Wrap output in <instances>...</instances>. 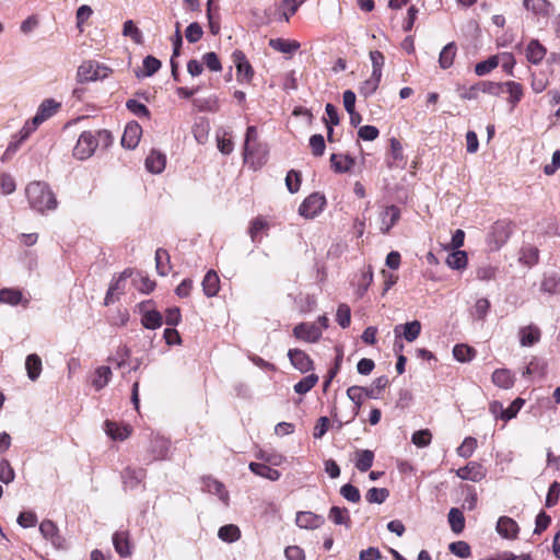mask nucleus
<instances>
[{
  "label": "nucleus",
  "mask_w": 560,
  "mask_h": 560,
  "mask_svg": "<svg viewBox=\"0 0 560 560\" xmlns=\"http://www.w3.org/2000/svg\"><path fill=\"white\" fill-rule=\"evenodd\" d=\"M400 219V209L394 205L388 206L381 214V231L387 234Z\"/></svg>",
  "instance_id": "obj_22"
},
{
  "label": "nucleus",
  "mask_w": 560,
  "mask_h": 560,
  "mask_svg": "<svg viewBox=\"0 0 560 560\" xmlns=\"http://www.w3.org/2000/svg\"><path fill=\"white\" fill-rule=\"evenodd\" d=\"M122 34L130 37L137 44H141L143 40L141 31L131 20H128L124 23Z\"/></svg>",
  "instance_id": "obj_56"
},
{
  "label": "nucleus",
  "mask_w": 560,
  "mask_h": 560,
  "mask_svg": "<svg viewBox=\"0 0 560 560\" xmlns=\"http://www.w3.org/2000/svg\"><path fill=\"white\" fill-rule=\"evenodd\" d=\"M432 434L425 430L416 431L411 436V442L418 447H425L431 443Z\"/></svg>",
  "instance_id": "obj_62"
},
{
  "label": "nucleus",
  "mask_w": 560,
  "mask_h": 560,
  "mask_svg": "<svg viewBox=\"0 0 560 560\" xmlns=\"http://www.w3.org/2000/svg\"><path fill=\"white\" fill-rule=\"evenodd\" d=\"M325 206V196L319 192H313L300 205L299 214L305 219H314L324 210Z\"/></svg>",
  "instance_id": "obj_3"
},
{
  "label": "nucleus",
  "mask_w": 560,
  "mask_h": 560,
  "mask_svg": "<svg viewBox=\"0 0 560 560\" xmlns=\"http://www.w3.org/2000/svg\"><path fill=\"white\" fill-rule=\"evenodd\" d=\"M486 475V468L477 462H469L466 466L456 470V476L458 478L463 480H470L472 482L481 481Z\"/></svg>",
  "instance_id": "obj_12"
},
{
  "label": "nucleus",
  "mask_w": 560,
  "mask_h": 560,
  "mask_svg": "<svg viewBox=\"0 0 560 560\" xmlns=\"http://www.w3.org/2000/svg\"><path fill=\"white\" fill-rule=\"evenodd\" d=\"M453 355L458 362L466 363L470 362L475 358L476 350L467 345L458 343L453 348Z\"/></svg>",
  "instance_id": "obj_43"
},
{
  "label": "nucleus",
  "mask_w": 560,
  "mask_h": 560,
  "mask_svg": "<svg viewBox=\"0 0 560 560\" xmlns=\"http://www.w3.org/2000/svg\"><path fill=\"white\" fill-rule=\"evenodd\" d=\"M492 382L500 388L509 389L514 385V376L508 369H497L492 373Z\"/></svg>",
  "instance_id": "obj_32"
},
{
  "label": "nucleus",
  "mask_w": 560,
  "mask_h": 560,
  "mask_svg": "<svg viewBox=\"0 0 560 560\" xmlns=\"http://www.w3.org/2000/svg\"><path fill=\"white\" fill-rule=\"evenodd\" d=\"M468 259L467 254L464 250L455 249L446 258V265L454 270L465 269Z\"/></svg>",
  "instance_id": "obj_41"
},
{
  "label": "nucleus",
  "mask_w": 560,
  "mask_h": 560,
  "mask_svg": "<svg viewBox=\"0 0 560 560\" xmlns=\"http://www.w3.org/2000/svg\"><path fill=\"white\" fill-rule=\"evenodd\" d=\"M547 49L538 39H530L526 47V58L533 65H539L546 57Z\"/></svg>",
  "instance_id": "obj_23"
},
{
  "label": "nucleus",
  "mask_w": 560,
  "mask_h": 560,
  "mask_svg": "<svg viewBox=\"0 0 560 560\" xmlns=\"http://www.w3.org/2000/svg\"><path fill=\"white\" fill-rule=\"evenodd\" d=\"M25 194L30 207L39 213L55 210L58 206L55 194L48 184L44 182L30 183L26 186Z\"/></svg>",
  "instance_id": "obj_2"
},
{
  "label": "nucleus",
  "mask_w": 560,
  "mask_h": 560,
  "mask_svg": "<svg viewBox=\"0 0 560 560\" xmlns=\"http://www.w3.org/2000/svg\"><path fill=\"white\" fill-rule=\"evenodd\" d=\"M317 382L318 376L316 374H310L294 385V392L296 394L304 395L310 392Z\"/></svg>",
  "instance_id": "obj_50"
},
{
  "label": "nucleus",
  "mask_w": 560,
  "mask_h": 560,
  "mask_svg": "<svg viewBox=\"0 0 560 560\" xmlns=\"http://www.w3.org/2000/svg\"><path fill=\"white\" fill-rule=\"evenodd\" d=\"M479 92L490 94L493 96H499L504 93V85L500 82L492 81H481L478 82Z\"/></svg>",
  "instance_id": "obj_52"
},
{
  "label": "nucleus",
  "mask_w": 560,
  "mask_h": 560,
  "mask_svg": "<svg viewBox=\"0 0 560 560\" xmlns=\"http://www.w3.org/2000/svg\"><path fill=\"white\" fill-rule=\"evenodd\" d=\"M382 77H375V74L371 73V77L361 83L359 88V92L362 96L370 97L373 95L381 82Z\"/></svg>",
  "instance_id": "obj_47"
},
{
  "label": "nucleus",
  "mask_w": 560,
  "mask_h": 560,
  "mask_svg": "<svg viewBox=\"0 0 560 560\" xmlns=\"http://www.w3.org/2000/svg\"><path fill=\"white\" fill-rule=\"evenodd\" d=\"M396 338L404 337L408 342L415 341L421 332V323L412 320L405 325H397L394 328Z\"/></svg>",
  "instance_id": "obj_20"
},
{
  "label": "nucleus",
  "mask_w": 560,
  "mask_h": 560,
  "mask_svg": "<svg viewBox=\"0 0 560 560\" xmlns=\"http://www.w3.org/2000/svg\"><path fill=\"white\" fill-rule=\"evenodd\" d=\"M322 334V328L316 323H301L293 328V336L305 342L318 341Z\"/></svg>",
  "instance_id": "obj_10"
},
{
  "label": "nucleus",
  "mask_w": 560,
  "mask_h": 560,
  "mask_svg": "<svg viewBox=\"0 0 560 560\" xmlns=\"http://www.w3.org/2000/svg\"><path fill=\"white\" fill-rule=\"evenodd\" d=\"M523 7L537 18H549L553 12V4L548 0H523Z\"/></svg>",
  "instance_id": "obj_16"
},
{
  "label": "nucleus",
  "mask_w": 560,
  "mask_h": 560,
  "mask_svg": "<svg viewBox=\"0 0 560 560\" xmlns=\"http://www.w3.org/2000/svg\"><path fill=\"white\" fill-rule=\"evenodd\" d=\"M218 537L221 540L231 544L241 538V529L234 524H228L219 528Z\"/></svg>",
  "instance_id": "obj_42"
},
{
  "label": "nucleus",
  "mask_w": 560,
  "mask_h": 560,
  "mask_svg": "<svg viewBox=\"0 0 560 560\" xmlns=\"http://www.w3.org/2000/svg\"><path fill=\"white\" fill-rule=\"evenodd\" d=\"M25 370L32 382L37 381L43 370L40 357L36 353L28 354L25 359Z\"/></svg>",
  "instance_id": "obj_26"
},
{
  "label": "nucleus",
  "mask_w": 560,
  "mask_h": 560,
  "mask_svg": "<svg viewBox=\"0 0 560 560\" xmlns=\"http://www.w3.org/2000/svg\"><path fill=\"white\" fill-rule=\"evenodd\" d=\"M499 66V57L492 56L487 60L480 61L475 66V73L479 77H483L490 73L493 69Z\"/></svg>",
  "instance_id": "obj_49"
},
{
  "label": "nucleus",
  "mask_w": 560,
  "mask_h": 560,
  "mask_svg": "<svg viewBox=\"0 0 560 560\" xmlns=\"http://www.w3.org/2000/svg\"><path fill=\"white\" fill-rule=\"evenodd\" d=\"M171 442L170 440L156 435L151 440V444L148 448L149 459L147 464H151L155 460H165L167 459L168 451H170Z\"/></svg>",
  "instance_id": "obj_8"
},
{
  "label": "nucleus",
  "mask_w": 560,
  "mask_h": 560,
  "mask_svg": "<svg viewBox=\"0 0 560 560\" xmlns=\"http://www.w3.org/2000/svg\"><path fill=\"white\" fill-rule=\"evenodd\" d=\"M477 447V440L472 436L465 438L463 443L457 447V455L463 458L470 457Z\"/></svg>",
  "instance_id": "obj_54"
},
{
  "label": "nucleus",
  "mask_w": 560,
  "mask_h": 560,
  "mask_svg": "<svg viewBox=\"0 0 560 560\" xmlns=\"http://www.w3.org/2000/svg\"><path fill=\"white\" fill-rule=\"evenodd\" d=\"M325 112L328 117V120H326L327 138H328V141H331L332 132H334L332 126H336L339 124V116H338L337 108L330 103L326 104Z\"/></svg>",
  "instance_id": "obj_48"
},
{
  "label": "nucleus",
  "mask_w": 560,
  "mask_h": 560,
  "mask_svg": "<svg viewBox=\"0 0 560 560\" xmlns=\"http://www.w3.org/2000/svg\"><path fill=\"white\" fill-rule=\"evenodd\" d=\"M112 375L113 373L109 366H98L95 370L92 378V385L95 388V390L98 392L103 389L109 383Z\"/></svg>",
  "instance_id": "obj_34"
},
{
  "label": "nucleus",
  "mask_w": 560,
  "mask_h": 560,
  "mask_svg": "<svg viewBox=\"0 0 560 560\" xmlns=\"http://www.w3.org/2000/svg\"><path fill=\"white\" fill-rule=\"evenodd\" d=\"M522 347H532L540 340V329L535 325L522 327L518 331Z\"/></svg>",
  "instance_id": "obj_25"
},
{
  "label": "nucleus",
  "mask_w": 560,
  "mask_h": 560,
  "mask_svg": "<svg viewBox=\"0 0 560 560\" xmlns=\"http://www.w3.org/2000/svg\"><path fill=\"white\" fill-rule=\"evenodd\" d=\"M288 358L291 364L301 373H307L314 369L313 360L310 355L300 349H290Z\"/></svg>",
  "instance_id": "obj_14"
},
{
  "label": "nucleus",
  "mask_w": 560,
  "mask_h": 560,
  "mask_svg": "<svg viewBox=\"0 0 560 560\" xmlns=\"http://www.w3.org/2000/svg\"><path fill=\"white\" fill-rule=\"evenodd\" d=\"M126 107L137 117H140V118L141 117H145V118L150 117V112H149L148 107L143 103H140L137 100H128L126 103Z\"/></svg>",
  "instance_id": "obj_60"
},
{
  "label": "nucleus",
  "mask_w": 560,
  "mask_h": 560,
  "mask_svg": "<svg viewBox=\"0 0 560 560\" xmlns=\"http://www.w3.org/2000/svg\"><path fill=\"white\" fill-rule=\"evenodd\" d=\"M390 156L393 161L387 162L389 167L404 168L406 166L407 161L404 159L402 145L395 138L390 139Z\"/></svg>",
  "instance_id": "obj_28"
},
{
  "label": "nucleus",
  "mask_w": 560,
  "mask_h": 560,
  "mask_svg": "<svg viewBox=\"0 0 560 560\" xmlns=\"http://www.w3.org/2000/svg\"><path fill=\"white\" fill-rule=\"evenodd\" d=\"M113 545L115 551L122 558L130 557L132 553L130 535L128 530H117L113 535Z\"/></svg>",
  "instance_id": "obj_19"
},
{
  "label": "nucleus",
  "mask_w": 560,
  "mask_h": 560,
  "mask_svg": "<svg viewBox=\"0 0 560 560\" xmlns=\"http://www.w3.org/2000/svg\"><path fill=\"white\" fill-rule=\"evenodd\" d=\"M39 532L45 539L50 540L54 547L58 549L63 547V538L60 536L59 529L52 521H43L39 524Z\"/></svg>",
  "instance_id": "obj_18"
},
{
  "label": "nucleus",
  "mask_w": 560,
  "mask_h": 560,
  "mask_svg": "<svg viewBox=\"0 0 560 560\" xmlns=\"http://www.w3.org/2000/svg\"><path fill=\"white\" fill-rule=\"evenodd\" d=\"M374 462V453L370 450H359L355 452V468L361 471H368Z\"/></svg>",
  "instance_id": "obj_39"
},
{
  "label": "nucleus",
  "mask_w": 560,
  "mask_h": 560,
  "mask_svg": "<svg viewBox=\"0 0 560 560\" xmlns=\"http://www.w3.org/2000/svg\"><path fill=\"white\" fill-rule=\"evenodd\" d=\"M23 300V294L18 289L3 288L0 290V303L15 306Z\"/></svg>",
  "instance_id": "obj_44"
},
{
  "label": "nucleus",
  "mask_w": 560,
  "mask_h": 560,
  "mask_svg": "<svg viewBox=\"0 0 560 560\" xmlns=\"http://www.w3.org/2000/svg\"><path fill=\"white\" fill-rule=\"evenodd\" d=\"M15 479V472L8 459L0 460V481L9 485Z\"/></svg>",
  "instance_id": "obj_57"
},
{
  "label": "nucleus",
  "mask_w": 560,
  "mask_h": 560,
  "mask_svg": "<svg viewBox=\"0 0 560 560\" xmlns=\"http://www.w3.org/2000/svg\"><path fill=\"white\" fill-rule=\"evenodd\" d=\"M540 290L548 294H556L560 291V278L557 273L545 275L540 283Z\"/></svg>",
  "instance_id": "obj_45"
},
{
  "label": "nucleus",
  "mask_w": 560,
  "mask_h": 560,
  "mask_svg": "<svg viewBox=\"0 0 560 560\" xmlns=\"http://www.w3.org/2000/svg\"><path fill=\"white\" fill-rule=\"evenodd\" d=\"M142 128L137 121H131L127 124L122 137H121V145L126 149H135L141 138Z\"/></svg>",
  "instance_id": "obj_15"
},
{
  "label": "nucleus",
  "mask_w": 560,
  "mask_h": 560,
  "mask_svg": "<svg viewBox=\"0 0 560 560\" xmlns=\"http://www.w3.org/2000/svg\"><path fill=\"white\" fill-rule=\"evenodd\" d=\"M266 154L265 148L258 142V132L255 126H248L245 133L243 156L245 162L254 159L255 155Z\"/></svg>",
  "instance_id": "obj_5"
},
{
  "label": "nucleus",
  "mask_w": 560,
  "mask_h": 560,
  "mask_svg": "<svg viewBox=\"0 0 560 560\" xmlns=\"http://www.w3.org/2000/svg\"><path fill=\"white\" fill-rule=\"evenodd\" d=\"M232 59L236 68L237 81L241 83L250 82L254 77V70L245 54L241 50H235L232 54Z\"/></svg>",
  "instance_id": "obj_9"
},
{
  "label": "nucleus",
  "mask_w": 560,
  "mask_h": 560,
  "mask_svg": "<svg viewBox=\"0 0 560 560\" xmlns=\"http://www.w3.org/2000/svg\"><path fill=\"white\" fill-rule=\"evenodd\" d=\"M203 487L209 493L218 495L224 503L228 502L229 493L225 490L224 485L219 480L208 477L203 480Z\"/></svg>",
  "instance_id": "obj_38"
},
{
  "label": "nucleus",
  "mask_w": 560,
  "mask_h": 560,
  "mask_svg": "<svg viewBox=\"0 0 560 560\" xmlns=\"http://www.w3.org/2000/svg\"><path fill=\"white\" fill-rule=\"evenodd\" d=\"M457 47L454 42L448 43L443 47L439 56V65L442 69H448L452 67Z\"/></svg>",
  "instance_id": "obj_40"
},
{
  "label": "nucleus",
  "mask_w": 560,
  "mask_h": 560,
  "mask_svg": "<svg viewBox=\"0 0 560 560\" xmlns=\"http://www.w3.org/2000/svg\"><path fill=\"white\" fill-rule=\"evenodd\" d=\"M60 108V103L52 98L44 100L37 108L35 116L32 119V124L35 126L42 125L44 121L52 117Z\"/></svg>",
  "instance_id": "obj_13"
},
{
  "label": "nucleus",
  "mask_w": 560,
  "mask_h": 560,
  "mask_svg": "<svg viewBox=\"0 0 560 560\" xmlns=\"http://www.w3.org/2000/svg\"><path fill=\"white\" fill-rule=\"evenodd\" d=\"M511 226L509 222L497 221L487 236V243L491 250H499L510 238Z\"/></svg>",
  "instance_id": "obj_4"
},
{
  "label": "nucleus",
  "mask_w": 560,
  "mask_h": 560,
  "mask_svg": "<svg viewBox=\"0 0 560 560\" xmlns=\"http://www.w3.org/2000/svg\"><path fill=\"white\" fill-rule=\"evenodd\" d=\"M504 92L509 93V102L514 106L523 97V86L515 81H508L503 83Z\"/></svg>",
  "instance_id": "obj_46"
},
{
  "label": "nucleus",
  "mask_w": 560,
  "mask_h": 560,
  "mask_svg": "<svg viewBox=\"0 0 560 560\" xmlns=\"http://www.w3.org/2000/svg\"><path fill=\"white\" fill-rule=\"evenodd\" d=\"M370 59L372 62V74L375 77H382V70L385 62V57L380 50H373L370 52Z\"/></svg>",
  "instance_id": "obj_58"
},
{
  "label": "nucleus",
  "mask_w": 560,
  "mask_h": 560,
  "mask_svg": "<svg viewBox=\"0 0 560 560\" xmlns=\"http://www.w3.org/2000/svg\"><path fill=\"white\" fill-rule=\"evenodd\" d=\"M249 469L253 474L271 481L278 480L281 476L278 469L271 468L270 466L262 463H250Z\"/></svg>",
  "instance_id": "obj_31"
},
{
  "label": "nucleus",
  "mask_w": 560,
  "mask_h": 560,
  "mask_svg": "<svg viewBox=\"0 0 560 560\" xmlns=\"http://www.w3.org/2000/svg\"><path fill=\"white\" fill-rule=\"evenodd\" d=\"M269 46L283 54H293L300 48V43L296 40L283 39V38H271Z\"/></svg>",
  "instance_id": "obj_36"
},
{
  "label": "nucleus",
  "mask_w": 560,
  "mask_h": 560,
  "mask_svg": "<svg viewBox=\"0 0 560 560\" xmlns=\"http://www.w3.org/2000/svg\"><path fill=\"white\" fill-rule=\"evenodd\" d=\"M295 523L300 528L315 529L325 523V518L310 511H301L296 513Z\"/></svg>",
  "instance_id": "obj_17"
},
{
  "label": "nucleus",
  "mask_w": 560,
  "mask_h": 560,
  "mask_svg": "<svg viewBox=\"0 0 560 560\" xmlns=\"http://www.w3.org/2000/svg\"><path fill=\"white\" fill-rule=\"evenodd\" d=\"M336 320L342 328L349 327L351 322V311L347 304H340L338 306Z\"/></svg>",
  "instance_id": "obj_64"
},
{
  "label": "nucleus",
  "mask_w": 560,
  "mask_h": 560,
  "mask_svg": "<svg viewBox=\"0 0 560 560\" xmlns=\"http://www.w3.org/2000/svg\"><path fill=\"white\" fill-rule=\"evenodd\" d=\"M340 494L349 502L357 503L361 500L360 491L351 483L343 485L340 488Z\"/></svg>",
  "instance_id": "obj_63"
},
{
  "label": "nucleus",
  "mask_w": 560,
  "mask_h": 560,
  "mask_svg": "<svg viewBox=\"0 0 560 560\" xmlns=\"http://www.w3.org/2000/svg\"><path fill=\"white\" fill-rule=\"evenodd\" d=\"M331 167L337 173H347L354 165V159L350 155L343 154H331L330 156Z\"/></svg>",
  "instance_id": "obj_33"
},
{
  "label": "nucleus",
  "mask_w": 560,
  "mask_h": 560,
  "mask_svg": "<svg viewBox=\"0 0 560 560\" xmlns=\"http://www.w3.org/2000/svg\"><path fill=\"white\" fill-rule=\"evenodd\" d=\"M498 267L491 264H482L476 270V277L480 281H490L495 279Z\"/></svg>",
  "instance_id": "obj_53"
},
{
  "label": "nucleus",
  "mask_w": 560,
  "mask_h": 560,
  "mask_svg": "<svg viewBox=\"0 0 560 560\" xmlns=\"http://www.w3.org/2000/svg\"><path fill=\"white\" fill-rule=\"evenodd\" d=\"M105 432L113 440L124 441L130 435V429L126 425H118L116 422L106 420L105 423Z\"/></svg>",
  "instance_id": "obj_37"
},
{
  "label": "nucleus",
  "mask_w": 560,
  "mask_h": 560,
  "mask_svg": "<svg viewBox=\"0 0 560 560\" xmlns=\"http://www.w3.org/2000/svg\"><path fill=\"white\" fill-rule=\"evenodd\" d=\"M147 477V470L142 467L127 466L120 472L121 482L125 490H135Z\"/></svg>",
  "instance_id": "obj_6"
},
{
  "label": "nucleus",
  "mask_w": 560,
  "mask_h": 560,
  "mask_svg": "<svg viewBox=\"0 0 560 560\" xmlns=\"http://www.w3.org/2000/svg\"><path fill=\"white\" fill-rule=\"evenodd\" d=\"M202 290L208 298L215 296L220 289V279L214 270H209L202 280Z\"/></svg>",
  "instance_id": "obj_29"
},
{
  "label": "nucleus",
  "mask_w": 560,
  "mask_h": 560,
  "mask_svg": "<svg viewBox=\"0 0 560 560\" xmlns=\"http://www.w3.org/2000/svg\"><path fill=\"white\" fill-rule=\"evenodd\" d=\"M447 522L450 524L451 530L455 535H459L464 532L466 521L460 509L452 508L447 514Z\"/></svg>",
  "instance_id": "obj_27"
},
{
  "label": "nucleus",
  "mask_w": 560,
  "mask_h": 560,
  "mask_svg": "<svg viewBox=\"0 0 560 560\" xmlns=\"http://www.w3.org/2000/svg\"><path fill=\"white\" fill-rule=\"evenodd\" d=\"M192 104L199 112L217 113L220 109L219 100L214 94L194 98Z\"/></svg>",
  "instance_id": "obj_30"
},
{
  "label": "nucleus",
  "mask_w": 560,
  "mask_h": 560,
  "mask_svg": "<svg viewBox=\"0 0 560 560\" xmlns=\"http://www.w3.org/2000/svg\"><path fill=\"white\" fill-rule=\"evenodd\" d=\"M389 495V492L387 489L385 488H371L368 492H366V500L369 503H377V504H382L383 502L386 501V499L388 498Z\"/></svg>",
  "instance_id": "obj_55"
},
{
  "label": "nucleus",
  "mask_w": 560,
  "mask_h": 560,
  "mask_svg": "<svg viewBox=\"0 0 560 560\" xmlns=\"http://www.w3.org/2000/svg\"><path fill=\"white\" fill-rule=\"evenodd\" d=\"M495 529L503 538L514 539L517 537L520 527L513 518L509 516H501L497 522Z\"/></svg>",
  "instance_id": "obj_21"
},
{
  "label": "nucleus",
  "mask_w": 560,
  "mask_h": 560,
  "mask_svg": "<svg viewBox=\"0 0 560 560\" xmlns=\"http://www.w3.org/2000/svg\"><path fill=\"white\" fill-rule=\"evenodd\" d=\"M112 143V133L106 129L83 131L78 138L72 154L77 160L84 161L90 159L98 147L106 149Z\"/></svg>",
  "instance_id": "obj_1"
},
{
  "label": "nucleus",
  "mask_w": 560,
  "mask_h": 560,
  "mask_svg": "<svg viewBox=\"0 0 560 560\" xmlns=\"http://www.w3.org/2000/svg\"><path fill=\"white\" fill-rule=\"evenodd\" d=\"M285 186L291 194L299 191L301 186V174L294 170L288 172L285 176Z\"/></svg>",
  "instance_id": "obj_61"
},
{
  "label": "nucleus",
  "mask_w": 560,
  "mask_h": 560,
  "mask_svg": "<svg viewBox=\"0 0 560 560\" xmlns=\"http://www.w3.org/2000/svg\"><path fill=\"white\" fill-rule=\"evenodd\" d=\"M152 303V301H143L141 302L138 307L139 312L141 314V324L147 329H158L163 324V316L162 314L156 310H150L148 306Z\"/></svg>",
  "instance_id": "obj_7"
},
{
  "label": "nucleus",
  "mask_w": 560,
  "mask_h": 560,
  "mask_svg": "<svg viewBox=\"0 0 560 560\" xmlns=\"http://www.w3.org/2000/svg\"><path fill=\"white\" fill-rule=\"evenodd\" d=\"M107 68L98 65L97 62L88 61L83 62L78 69V75L83 81H94L103 79L107 75Z\"/></svg>",
  "instance_id": "obj_11"
},
{
  "label": "nucleus",
  "mask_w": 560,
  "mask_h": 560,
  "mask_svg": "<svg viewBox=\"0 0 560 560\" xmlns=\"http://www.w3.org/2000/svg\"><path fill=\"white\" fill-rule=\"evenodd\" d=\"M448 550L453 555H455L456 557L462 558V559H467V558H469L471 556V548L464 540H458V541L451 542L448 545Z\"/></svg>",
  "instance_id": "obj_51"
},
{
  "label": "nucleus",
  "mask_w": 560,
  "mask_h": 560,
  "mask_svg": "<svg viewBox=\"0 0 560 560\" xmlns=\"http://www.w3.org/2000/svg\"><path fill=\"white\" fill-rule=\"evenodd\" d=\"M145 168L152 174H160L166 165V156L160 151L152 150L145 159Z\"/></svg>",
  "instance_id": "obj_24"
},
{
  "label": "nucleus",
  "mask_w": 560,
  "mask_h": 560,
  "mask_svg": "<svg viewBox=\"0 0 560 560\" xmlns=\"http://www.w3.org/2000/svg\"><path fill=\"white\" fill-rule=\"evenodd\" d=\"M328 518L336 525H343L347 528L351 526L350 513L346 508L332 506L329 510Z\"/></svg>",
  "instance_id": "obj_35"
},
{
  "label": "nucleus",
  "mask_w": 560,
  "mask_h": 560,
  "mask_svg": "<svg viewBox=\"0 0 560 560\" xmlns=\"http://www.w3.org/2000/svg\"><path fill=\"white\" fill-rule=\"evenodd\" d=\"M161 61L153 56H147L143 59V73L142 77H151L156 73L161 68Z\"/></svg>",
  "instance_id": "obj_59"
}]
</instances>
